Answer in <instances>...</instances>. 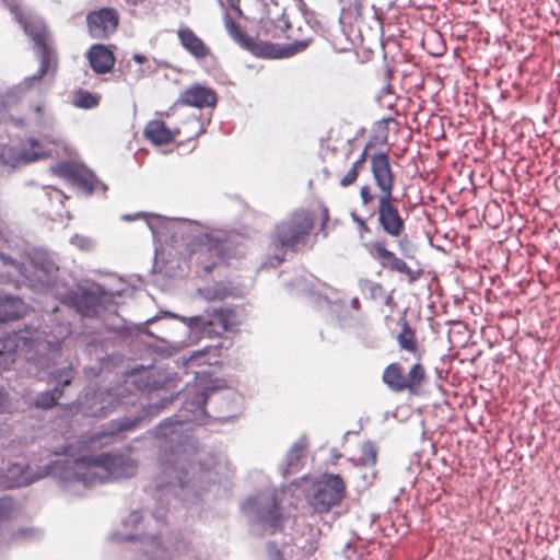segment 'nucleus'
Returning a JSON list of instances; mask_svg holds the SVG:
<instances>
[{"label":"nucleus","mask_w":560,"mask_h":560,"mask_svg":"<svg viewBox=\"0 0 560 560\" xmlns=\"http://www.w3.org/2000/svg\"><path fill=\"white\" fill-rule=\"evenodd\" d=\"M139 421H140L139 419L119 421L117 423L116 431L120 432V431L132 430L138 425Z\"/></svg>","instance_id":"nucleus-36"},{"label":"nucleus","mask_w":560,"mask_h":560,"mask_svg":"<svg viewBox=\"0 0 560 560\" xmlns=\"http://www.w3.org/2000/svg\"><path fill=\"white\" fill-rule=\"evenodd\" d=\"M35 49L39 55L40 65L36 74L28 79L32 82L40 81L49 71H51L54 74L57 70L58 65L57 52L52 46V40L45 43L44 45H40Z\"/></svg>","instance_id":"nucleus-19"},{"label":"nucleus","mask_w":560,"mask_h":560,"mask_svg":"<svg viewBox=\"0 0 560 560\" xmlns=\"http://www.w3.org/2000/svg\"><path fill=\"white\" fill-rule=\"evenodd\" d=\"M363 247L383 269L406 277L409 283L416 282L422 276L421 270H413L402 258L398 257L396 253L388 249L385 240L363 243Z\"/></svg>","instance_id":"nucleus-8"},{"label":"nucleus","mask_w":560,"mask_h":560,"mask_svg":"<svg viewBox=\"0 0 560 560\" xmlns=\"http://www.w3.org/2000/svg\"><path fill=\"white\" fill-rule=\"evenodd\" d=\"M190 259L210 273L217 265V260L229 264L231 259H237L243 255L241 242L236 235L226 233H209L200 236L189 245Z\"/></svg>","instance_id":"nucleus-4"},{"label":"nucleus","mask_w":560,"mask_h":560,"mask_svg":"<svg viewBox=\"0 0 560 560\" xmlns=\"http://www.w3.org/2000/svg\"><path fill=\"white\" fill-rule=\"evenodd\" d=\"M351 306H352V308H354V310H360L361 304H360V301H359V299H358V298H353V299L351 300Z\"/></svg>","instance_id":"nucleus-39"},{"label":"nucleus","mask_w":560,"mask_h":560,"mask_svg":"<svg viewBox=\"0 0 560 560\" xmlns=\"http://www.w3.org/2000/svg\"><path fill=\"white\" fill-rule=\"evenodd\" d=\"M259 521L271 528L273 534L277 530H282L284 527V517L281 513L280 505L275 495L267 497L260 504L258 511Z\"/></svg>","instance_id":"nucleus-14"},{"label":"nucleus","mask_w":560,"mask_h":560,"mask_svg":"<svg viewBox=\"0 0 560 560\" xmlns=\"http://www.w3.org/2000/svg\"><path fill=\"white\" fill-rule=\"evenodd\" d=\"M218 102L217 92L209 88L195 83L188 86L178 97L177 103L196 108L214 107Z\"/></svg>","instance_id":"nucleus-12"},{"label":"nucleus","mask_w":560,"mask_h":560,"mask_svg":"<svg viewBox=\"0 0 560 560\" xmlns=\"http://www.w3.org/2000/svg\"><path fill=\"white\" fill-rule=\"evenodd\" d=\"M396 341L399 350L409 353L416 362L407 373L399 362L389 363L383 371L382 381L392 392H408L411 395H418L427 381V369L421 363L425 352L424 347L418 340L416 330L406 319L401 323Z\"/></svg>","instance_id":"nucleus-1"},{"label":"nucleus","mask_w":560,"mask_h":560,"mask_svg":"<svg viewBox=\"0 0 560 560\" xmlns=\"http://www.w3.org/2000/svg\"><path fill=\"white\" fill-rule=\"evenodd\" d=\"M207 393L198 392L194 395L192 404L196 406L197 409H200V411L203 412L205 406L207 404Z\"/></svg>","instance_id":"nucleus-35"},{"label":"nucleus","mask_w":560,"mask_h":560,"mask_svg":"<svg viewBox=\"0 0 560 560\" xmlns=\"http://www.w3.org/2000/svg\"><path fill=\"white\" fill-rule=\"evenodd\" d=\"M62 303L74 307L78 313L85 317H94L101 307V300L91 292H68L62 298Z\"/></svg>","instance_id":"nucleus-13"},{"label":"nucleus","mask_w":560,"mask_h":560,"mask_svg":"<svg viewBox=\"0 0 560 560\" xmlns=\"http://www.w3.org/2000/svg\"><path fill=\"white\" fill-rule=\"evenodd\" d=\"M92 70L97 74H105L112 71L115 65L113 51L102 44H94L86 54Z\"/></svg>","instance_id":"nucleus-15"},{"label":"nucleus","mask_w":560,"mask_h":560,"mask_svg":"<svg viewBox=\"0 0 560 560\" xmlns=\"http://www.w3.org/2000/svg\"><path fill=\"white\" fill-rule=\"evenodd\" d=\"M359 287L361 292L366 294L371 300H376L384 294L383 285L369 279L361 280Z\"/></svg>","instance_id":"nucleus-30"},{"label":"nucleus","mask_w":560,"mask_h":560,"mask_svg":"<svg viewBox=\"0 0 560 560\" xmlns=\"http://www.w3.org/2000/svg\"><path fill=\"white\" fill-rule=\"evenodd\" d=\"M224 26L229 35L241 46L249 50L254 56L260 58H288L305 50L314 39V30L308 22L304 21L303 25H299L296 31L301 35H295V31L290 24L287 25L290 44L280 45L270 42L255 40L249 37L235 22L230 14L224 15Z\"/></svg>","instance_id":"nucleus-3"},{"label":"nucleus","mask_w":560,"mask_h":560,"mask_svg":"<svg viewBox=\"0 0 560 560\" xmlns=\"http://www.w3.org/2000/svg\"><path fill=\"white\" fill-rule=\"evenodd\" d=\"M179 460L178 456L175 452L171 451L168 453H164L163 456L160 457V469L161 472L167 477H170L175 482H178L179 486H183L184 482V472L183 468L178 467Z\"/></svg>","instance_id":"nucleus-22"},{"label":"nucleus","mask_w":560,"mask_h":560,"mask_svg":"<svg viewBox=\"0 0 560 560\" xmlns=\"http://www.w3.org/2000/svg\"><path fill=\"white\" fill-rule=\"evenodd\" d=\"M13 357H14V351L13 350H9L7 355H5L4 361L7 362V361L10 360L11 362H13L14 361Z\"/></svg>","instance_id":"nucleus-42"},{"label":"nucleus","mask_w":560,"mask_h":560,"mask_svg":"<svg viewBox=\"0 0 560 560\" xmlns=\"http://www.w3.org/2000/svg\"><path fill=\"white\" fill-rule=\"evenodd\" d=\"M2 1L14 15L16 22L22 26L24 33L31 37L35 48L52 40L47 26L39 21L25 18L16 0Z\"/></svg>","instance_id":"nucleus-10"},{"label":"nucleus","mask_w":560,"mask_h":560,"mask_svg":"<svg viewBox=\"0 0 560 560\" xmlns=\"http://www.w3.org/2000/svg\"><path fill=\"white\" fill-rule=\"evenodd\" d=\"M133 59H135L138 63H143V62L147 60V58H145L144 56H142V55H138V54H136V55L133 56Z\"/></svg>","instance_id":"nucleus-40"},{"label":"nucleus","mask_w":560,"mask_h":560,"mask_svg":"<svg viewBox=\"0 0 560 560\" xmlns=\"http://www.w3.org/2000/svg\"><path fill=\"white\" fill-rule=\"evenodd\" d=\"M266 550L270 560H284L282 551L275 541H269L266 546Z\"/></svg>","instance_id":"nucleus-34"},{"label":"nucleus","mask_w":560,"mask_h":560,"mask_svg":"<svg viewBox=\"0 0 560 560\" xmlns=\"http://www.w3.org/2000/svg\"><path fill=\"white\" fill-rule=\"evenodd\" d=\"M211 319L203 320L202 316H195L190 318V324L195 326H211L219 324L224 331L231 329L235 325V314L231 308H213L211 312Z\"/></svg>","instance_id":"nucleus-20"},{"label":"nucleus","mask_w":560,"mask_h":560,"mask_svg":"<svg viewBox=\"0 0 560 560\" xmlns=\"http://www.w3.org/2000/svg\"><path fill=\"white\" fill-rule=\"evenodd\" d=\"M58 385L51 390H47L38 395L34 401V406L40 409H50L57 405V400L62 396L63 388L71 383L72 369L62 370L57 376Z\"/></svg>","instance_id":"nucleus-18"},{"label":"nucleus","mask_w":560,"mask_h":560,"mask_svg":"<svg viewBox=\"0 0 560 560\" xmlns=\"http://www.w3.org/2000/svg\"><path fill=\"white\" fill-rule=\"evenodd\" d=\"M0 483L5 488H20L30 483L26 476V467L22 464H12L7 474L0 476Z\"/></svg>","instance_id":"nucleus-23"},{"label":"nucleus","mask_w":560,"mask_h":560,"mask_svg":"<svg viewBox=\"0 0 560 560\" xmlns=\"http://www.w3.org/2000/svg\"><path fill=\"white\" fill-rule=\"evenodd\" d=\"M59 337L58 338H55V340H47L45 342L40 341L39 338L37 337L35 339V343H36V348L39 350V349H47V350H50L52 348H57L60 346L61 341L70 334V329L68 326L66 325H60V328H59Z\"/></svg>","instance_id":"nucleus-31"},{"label":"nucleus","mask_w":560,"mask_h":560,"mask_svg":"<svg viewBox=\"0 0 560 560\" xmlns=\"http://www.w3.org/2000/svg\"><path fill=\"white\" fill-rule=\"evenodd\" d=\"M353 221L357 223L361 235L363 233H370L371 232L370 226L368 225L365 220H363L362 218L353 215Z\"/></svg>","instance_id":"nucleus-37"},{"label":"nucleus","mask_w":560,"mask_h":560,"mask_svg":"<svg viewBox=\"0 0 560 560\" xmlns=\"http://www.w3.org/2000/svg\"><path fill=\"white\" fill-rule=\"evenodd\" d=\"M106 435L105 433H102V434H97V435H93L92 438H90L86 443H93L97 440H100L102 436Z\"/></svg>","instance_id":"nucleus-41"},{"label":"nucleus","mask_w":560,"mask_h":560,"mask_svg":"<svg viewBox=\"0 0 560 560\" xmlns=\"http://www.w3.org/2000/svg\"><path fill=\"white\" fill-rule=\"evenodd\" d=\"M355 466L373 467L377 462V448L371 441H365L360 446V456L352 459Z\"/></svg>","instance_id":"nucleus-27"},{"label":"nucleus","mask_w":560,"mask_h":560,"mask_svg":"<svg viewBox=\"0 0 560 560\" xmlns=\"http://www.w3.org/2000/svg\"><path fill=\"white\" fill-rule=\"evenodd\" d=\"M360 198L364 207L371 206L375 199L377 200L375 210L377 225L385 235L399 240L398 244L401 249L404 242L400 237L406 232V219L399 211L394 195L376 196L370 185H363L360 188Z\"/></svg>","instance_id":"nucleus-5"},{"label":"nucleus","mask_w":560,"mask_h":560,"mask_svg":"<svg viewBox=\"0 0 560 560\" xmlns=\"http://www.w3.org/2000/svg\"><path fill=\"white\" fill-rule=\"evenodd\" d=\"M317 218L319 219V231L327 235L329 209L325 205H319L317 211L305 208L295 209L278 222L271 233L272 243L277 247L298 252L308 244Z\"/></svg>","instance_id":"nucleus-2"},{"label":"nucleus","mask_w":560,"mask_h":560,"mask_svg":"<svg viewBox=\"0 0 560 560\" xmlns=\"http://www.w3.org/2000/svg\"><path fill=\"white\" fill-rule=\"evenodd\" d=\"M368 150H369V147L366 145L363 149L360 156L352 163L349 171L340 178L339 185L341 187H343V188L349 187L357 182L361 171L364 168V165L366 163Z\"/></svg>","instance_id":"nucleus-25"},{"label":"nucleus","mask_w":560,"mask_h":560,"mask_svg":"<svg viewBox=\"0 0 560 560\" xmlns=\"http://www.w3.org/2000/svg\"><path fill=\"white\" fill-rule=\"evenodd\" d=\"M371 172L380 190L377 196L394 195L395 173L390 166L387 153L378 152L371 156Z\"/></svg>","instance_id":"nucleus-11"},{"label":"nucleus","mask_w":560,"mask_h":560,"mask_svg":"<svg viewBox=\"0 0 560 560\" xmlns=\"http://www.w3.org/2000/svg\"><path fill=\"white\" fill-rule=\"evenodd\" d=\"M24 303L19 298L0 296V323L18 319L23 316Z\"/></svg>","instance_id":"nucleus-21"},{"label":"nucleus","mask_w":560,"mask_h":560,"mask_svg":"<svg viewBox=\"0 0 560 560\" xmlns=\"http://www.w3.org/2000/svg\"><path fill=\"white\" fill-rule=\"evenodd\" d=\"M101 102V95L90 91L79 89L73 92L71 104L78 108L91 109L97 107Z\"/></svg>","instance_id":"nucleus-26"},{"label":"nucleus","mask_w":560,"mask_h":560,"mask_svg":"<svg viewBox=\"0 0 560 560\" xmlns=\"http://www.w3.org/2000/svg\"><path fill=\"white\" fill-rule=\"evenodd\" d=\"M180 45L197 60L211 56L210 47L189 27L177 31Z\"/></svg>","instance_id":"nucleus-17"},{"label":"nucleus","mask_w":560,"mask_h":560,"mask_svg":"<svg viewBox=\"0 0 560 560\" xmlns=\"http://www.w3.org/2000/svg\"><path fill=\"white\" fill-rule=\"evenodd\" d=\"M44 104L43 103H36L31 106V109L37 115V117H42L44 113Z\"/></svg>","instance_id":"nucleus-38"},{"label":"nucleus","mask_w":560,"mask_h":560,"mask_svg":"<svg viewBox=\"0 0 560 560\" xmlns=\"http://www.w3.org/2000/svg\"><path fill=\"white\" fill-rule=\"evenodd\" d=\"M143 136L154 145H166L175 141L179 136V130H172L164 121L153 119L147 122L143 129Z\"/></svg>","instance_id":"nucleus-16"},{"label":"nucleus","mask_w":560,"mask_h":560,"mask_svg":"<svg viewBox=\"0 0 560 560\" xmlns=\"http://www.w3.org/2000/svg\"><path fill=\"white\" fill-rule=\"evenodd\" d=\"M77 167L78 165L75 164L61 162L55 165L51 170L54 174L69 182Z\"/></svg>","instance_id":"nucleus-32"},{"label":"nucleus","mask_w":560,"mask_h":560,"mask_svg":"<svg viewBox=\"0 0 560 560\" xmlns=\"http://www.w3.org/2000/svg\"><path fill=\"white\" fill-rule=\"evenodd\" d=\"M341 21L353 24L363 20V4L360 0H353L341 11Z\"/></svg>","instance_id":"nucleus-29"},{"label":"nucleus","mask_w":560,"mask_h":560,"mask_svg":"<svg viewBox=\"0 0 560 560\" xmlns=\"http://www.w3.org/2000/svg\"><path fill=\"white\" fill-rule=\"evenodd\" d=\"M75 466L80 469H102L104 474L100 477L101 482L108 479L129 478L133 476L137 470V465L133 459L124 455H112L108 453L78 458Z\"/></svg>","instance_id":"nucleus-6"},{"label":"nucleus","mask_w":560,"mask_h":560,"mask_svg":"<svg viewBox=\"0 0 560 560\" xmlns=\"http://www.w3.org/2000/svg\"><path fill=\"white\" fill-rule=\"evenodd\" d=\"M28 148H23L19 153V161L24 163H31L39 159H44L50 155V150L46 149L45 145L35 138L26 140Z\"/></svg>","instance_id":"nucleus-24"},{"label":"nucleus","mask_w":560,"mask_h":560,"mask_svg":"<svg viewBox=\"0 0 560 560\" xmlns=\"http://www.w3.org/2000/svg\"><path fill=\"white\" fill-rule=\"evenodd\" d=\"M292 452L301 454L303 452V447L302 446H296V447L293 448Z\"/></svg>","instance_id":"nucleus-43"},{"label":"nucleus","mask_w":560,"mask_h":560,"mask_svg":"<svg viewBox=\"0 0 560 560\" xmlns=\"http://www.w3.org/2000/svg\"><path fill=\"white\" fill-rule=\"evenodd\" d=\"M14 513V502L9 497L0 498V523L9 521Z\"/></svg>","instance_id":"nucleus-33"},{"label":"nucleus","mask_w":560,"mask_h":560,"mask_svg":"<svg viewBox=\"0 0 560 560\" xmlns=\"http://www.w3.org/2000/svg\"><path fill=\"white\" fill-rule=\"evenodd\" d=\"M69 182L91 194L95 188L96 177L85 168L78 166Z\"/></svg>","instance_id":"nucleus-28"},{"label":"nucleus","mask_w":560,"mask_h":560,"mask_svg":"<svg viewBox=\"0 0 560 560\" xmlns=\"http://www.w3.org/2000/svg\"><path fill=\"white\" fill-rule=\"evenodd\" d=\"M346 493L347 486L340 475L324 474L314 483L308 502L316 513L324 514L338 506L346 498Z\"/></svg>","instance_id":"nucleus-7"},{"label":"nucleus","mask_w":560,"mask_h":560,"mask_svg":"<svg viewBox=\"0 0 560 560\" xmlns=\"http://www.w3.org/2000/svg\"><path fill=\"white\" fill-rule=\"evenodd\" d=\"M119 14L114 8H102L86 14L88 32L92 38L105 39L115 33Z\"/></svg>","instance_id":"nucleus-9"},{"label":"nucleus","mask_w":560,"mask_h":560,"mask_svg":"<svg viewBox=\"0 0 560 560\" xmlns=\"http://www.w3.org/2000/svg\"><path fill=\"white\" fill-rule=\"evenodd\" d=\"M2 348H4V345L2 342H0V358L3 357Z\"/></svg>","instance_id":"nucleus-44"}]
</instances>
